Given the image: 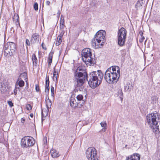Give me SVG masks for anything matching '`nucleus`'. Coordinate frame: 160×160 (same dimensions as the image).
I'll use <instances>...</instances> for the list:
<instances>
[{
  "mask_svg": "<svg viewBox=\"0 0 160 160\" xmlns=\"http://www.w3.org/2000/svg\"><path fill=\"white\" fill-rule=\"evenodd\" d=\"M120 76V68L118 66H113L107 69L104 75V79L109 84L116 83Z\"/></svg>",
  "mask_w": 160,
  "mask_h": 160,
  "instance_id": "obj_1",
  "label": "nucleus"
},
{
  "mask_svg": "<svg viewBox=\"0 0 160 160\" xmlns=\"http://www.w3.org/2000/svg\"><path fill=\"white\" fill-rule=\"evenodd\" d=\"M73 79L77 87L81 86L87 79L88 74L85 70L78 67L74 72Z\"/></svg>",
  "mask_w": 160,
  "mask_h": 160,
  "instance_id": "obj_2",
  "label": "nucleus"
},
{
  "mask_svg": "<svg viewBox=\"0 0 160 160\" xmlns=\"http://www.w3.org/2000/svg\"><path fill=\"white\" fill-rule=\"evenodd\" d=\"M103 77V74L101 70L92 72L89 74L88 84L91 87L95 88L101 83Z\"/></svg>",
  "mask_w": 160,
  "mask_h": 160,
  "instance_id": "obj_3",
  "label": "nucleus"
},
{
  "mask_svg": "<svg viewBox=\"0 0 160 160\" xmlns=\"http://www.w3.org/2000/svg\"><path fill=\"white\" fill-rule=\"evenodd\" d=\"M160 119V115L157 112L150 114L147 116V123L151 129H158V123Z\"/></svg>",
  "mask_w": 160,
  "mask_h": 160,
  "instance_id": "obj_4",
  "label": "nucleus"
},
{
  "mask_svg": "<svg viewBox=\"0 0 160 160\" xmlns=\"http://www.w3.org/2000/svg\"><path fill=\"white\" fill-rule=\"evenodd\" d=\"M92 50L89 48H85L82 51V56L83 62L86 64H88L91 66L93 65L96 63L95 59L92 58Z\"/></svg>",
  "mask_w": 160,
  "mask_h": 160,
  "instance_id": "obj_5",
  "label": "nucleus"
},
{
  "mask_svg": "<svg viewBox=\"0 0 160 160\" xmlns=\"http://www.w3.org/2000/svg\"><path fill=\"white\" fill-rule=\"evenodd\" d=\"M126 35L127 31L124 28H121L118 30V42L120 46L122 47L124 45Z\"/></svg>",
  "mask_w": 160,
  "mask_h": 160,
  "instance_id": "obj_6",
  "label": "nucleus"
},
{
  "mask_svg": "<svg viewBox=\"0 0 160 160\" xmlns=\"http://www.w3.org/2000/svg\"><path fill=\"white\" fill-rule=\"evenodd\" d=\"M4 50L5 55H13L16 50L15 44L12 42H8L4 45Z\"/></svg>",
  "mask_w": 160,
  "mask_h": 160,
  "instance_id": "obj_7",
  "label": "nucleus"
},
{
  "mask_svg": "<svg viewBox=\"0 0 160 160\" xmlns=\"http://www.w3.org/2000/svg\"><path fill=\"white\" fill-rule=\"evenodd\" d=\"M35 143L33 138L29 136L24 137L21 140V144L23 148H27L32 146Z\"/></svg>",
  "mask_w": 160,
  "mask_h": 160,
  "instance_id": "obj_8",
  "label": "nucleus"
},
{
  "mask_svg": "<svg viewBox=\"0 0 160 160\" xmlns=\"http://www.w3.org/2000/svg\"><path fill=\"white\" fill-rule=\"evenodd\" d=\"M86 155L88 160H98L97 150L94 148H89L86 151Z\"/></svg>",
  "mask_w": 160,
  "mask_h": 160,
  "instance_id": "obj_9",
  "label": "nucleus"
},
{
  "mask_svg": "<svg viewBox=\"0 0 160 160\" xmlns=\"http://www.w3.org/2000/svg\"><path fill=\"white\" fill-rule=\"evenodd\" d=\"M105 35V32L103 30H101L98 31L95 35L94 37L97 39L98 40L101 42L100 43L101 46H103L106 41Z\"/></svg>",
  "mask_w": 160,
  "mask_h": 160,
  "instance_id": "obj_10",
  "label": "nucleus"
},
{
  "mask_svg": "<svg viewBox=\"0 0 160 160\" xmlns=\"http://www.w3.org/2000/svg\"><path fill=\"white\" fill-rule=\"evenodd\" d=\"M101 43V41H99L97 39L94 37L92 40L91 44L92 47L95 48H101L102 46H101L100 43Z\"/></svg>",
  "mask_w": 160,
  "mask_h": 160,
  "instance_id": "obj_11",
  "label": "nucleus"
},
{
  "mask_svg": "<svg viewBox=\"0 0 160 160\" xmlns=\"http://www.w3.org/2000/svg\"><path fill=\"white\" fill-rule=\"evenodd\" d=\"M140 156L138 153L133 154L127 157L125 160H140Z\"/></svg>",
  "mask_w": 160,
  "mask_h": 160,
  "instance_id": "obj_12",
  "label": "nucleus"
},
{
  "mask_svg": "<svg viewBox=\"0 0 160 160\" xmlns=\"http://www.w3.org/2000/svg\"><path fill=\"white\" fill-rule=\"evenodd\" d=\"M39 39V35L38 33H36L33 34L31 37V44L38 42Z\"/></svg>",
  "mask_w": 160,
  "mask_h": 160,
  "instance_id": "obj_13",
  "label": "nucleus"
},
{
  "mask_svg": "<svg viewBox=\"0 0 160 160\" xmlns=\"http://www.w3.org/2000/svg\"><path fill=\"white\" fill-rule=\"evenodd\" d=\"M69 101L70 105L72 108H75L77 107L78 104L75 98L73 97L72 96L69 99Z\"/></svg>",
  "mask_w": 160,
  "mask_h": 160,
  "instance_id": "obj_14",
  "label": "nucleus"
},
{
  "mask_svg": "<svg viewBox=\"0 0 160 160\" xmlns=\"http://www.w3.org/2000/svg\"><path fill=\"white\" fill-rule=\"evenodd\" d=\"M50 153L51 156L54 158L58 157L60 154L59 153V152L56 149L52 148L51 150Z\"/></svg>",
  "mask_w": 160,
  "mask_h": 160,
  "instance_id": "obj_15",
  "label": "nucleus"
},
{
  "mask_svg": "<svg viewBox=\"0 0 160 160\" xmlns=\"http://www.w3.org/2000/svg\"><path fill=\"white\" fill-rule=\"evenodd\" d=\"M53 52H51L49 54V56L48 58V67L51 66V64L52 62V58Z\"/></svg>",
  "mask_w": 160,
  "mask_h": 160,
  "instance_id": "obj_16",
  "label": "nucleus"
},
{
  "mask_svg": "<svg viewBox=\"0 0 160 160\" xmlns=\"http://www.w3.org/2000/svg\"><path fill=\"white\" fill-rule=\"evenodd\" d=\"M18 85L20 87H22L24 85V82L22 79H20L19 78L17 81L16 85Z\"/></svg>",
  "mask_w": 160,
  "mask_h": 160,
  "instance_id": "obj_17",
  "label": "nucleus"
},
{
  "mask_svg": "<svg viewBox=\"0 0 160 160\" xmlns=\"http://www.w3.org/2000/svg\"><path fill=\"white\" fill-rule=\"evenodd\" d=\"M32 60L33 64L35 66H37L38 64V59L35 54H32Z\"/></svg>",
  "mask_w": 160,
  "mask_h": 160,
  "instance_id": "obj_18",
  "label": "nucleus"
},
{
  "mask_svg": "<svg viewBox=\"0 0 160 160\" xmlns=\"http://www.w3.org/2000/svg\"><path fill=\"white\" fill-rule=\"evenodd\" d=\"M45 101L46 102V104L47 109L50 108L52 106V102L51 100L49 99V97H48V99H47V97H46Z\"/></svg>",
  "mask_w": 160,
  "mask_h": 160,
  "instance_id": "obj_19",
  "label": "nucleus"
},
{
  "mask_svg": "<svg viewBox=\"0 0 160 160\" xmlns=\"http://www.w3.org/2000/svg\"><path fill=\"white\" fill-rule=\"evenodd\" d=\"M0 91L2 93L5 92L7 91V88L3 83H0Z\"/></svg>",
  "mask_w": 160,
  "mask_h": 160,
  "instance_id": "obj_20",
  "label": "nucleus"
},
{
  "mask_svg": "<svg viewBox=\"0 0 160 160\" xmlns=\"http://www.w3.org/2000/svg\"><path fill=\"white\" fill-rule=\"evenodd\" d=\"M156 137L157 138V142L158 144H160V131H155Z\"/></svg>",
  "mask_w": 160,
  "mask_h": 160,
  "instance_id": "obj_21",
  "label": "nucleus"
},
{
  "mask_svg": "<svg viewBox=\"0 0 160 160\" xmlns=\"http://www.w3.org/2000/svg\"><path fill=\"white\" fill-rule=\"evenodd\" d=\"M62 37L59 36V35L57 37L56 42V45L57 46H59L61 43V42H62Z\"/></svg>",
  "mask_w": 160,
  "mask_h": 160,
  "instance_id": "obj_22",
  "label": "nucleus"
},
{
  "mask_svg": "<svg viewBox=\"0 0 160 160\" xmlns=\"http://www.w3.org/2000/svg\"><path fill=\"white\" fill-rule=\"evenodd\" d=\"M4 142V134L2 132L0 131V143H3Z\"/></svg>",
  "mask_w": 160,
  "mask_h": 160,
  "instance_id": "obj_23",
  "label": "nucleus"
},
{
  "mask_svg": "<svg viewBox=\"0 0 160 160\" xmlns=\"http://www.w3.org/2000/svg\"><path fill=\"white\" fill-rule=\"evenodd\" d=\"M58 72L55 70V68H54V72L53 74V80H55V79H56V81H57V76H58Z\"/></svg>",
  "mask_w": 160,
  "mask_h": 160,
  "instance_id": "obj_24",
  "label": "nucleus"
},
{
  "mask_svg": "<svg viewBox=\"0 0 160 160\" xmlns=\"http://www.w3.org/2000/svg\"><path fill=\"white\" fill-rule=\"evenodd\" d=\"M19 78H20V79H22V78L25 79L27 78V73L26 72H24L22 73L21 74L19 77Z\"/></svg>",
  "mask_w": 160,
  "mask_h": 160,
  "instance_id": "obj_25",
  "label": "nucleus"
},
{
  "mask_svg": "<svg viewBox=\"0 0 160 160\" xmlns=\"http://www.w3.org/2000/svg\"><path fill=\"white\" fill-rule=\"evenodd\" d=\"M142 5L139 1H138L135 5V8L137 9H140L142 8Z\"/></svg>",
  "mask_w": 160,
  "mask_h": 160,
  "instance_id": "obj_26",
  "label": "nucleus"
},
{
  "mask_svg": "<svg viewBox=\"0 0 160 160\" xmlns=\"http://www.w3.org/2000/svg\"><path fill=\"white\" fill-rule=\"evenodd\" d=\"M154 156L157 157L158 159H160V149L157 150L154 154Z\"/></svg>",
  "mask_w": 160,
  "mask_h": 160,
  "instance_id": "obj_27",
  "label": "nucleus"
},
{
  "mask_svg": "<svg viewBox=\"0 0 160 160\" xmlns=\"http://www.w3.org/2000/svg\"><path fill=\"white\" fill-rule=\"evenodd\" d=\"M45 94L47 96H48V95L49 93V85H48V86L47 85L46 86H45Z\"/></svg>",
  "mask_w": 160,
  "mask_h": 160,
  "instance_id": "obj_28",
  "label": "nucleus"
},
{
  "mask_svg": "<svg viewBox=\"0 0 160 160\" xmlns=\"http://www.w3.org/2000/svg\"><path fill=\"white\" fill-rule=\"evenodd\" d=\"M118 95L119 96V98H120L121 101L123 99V93L122 90L121 89H119L118 92Z\"/></svg>",
  "mask_w": 160,
  "mask_h": 160,
  "instance_id": "obj_29",
  "label": "nucleus"
},
{
  "mask_svg": "<svg viewBox=\"0 0 160 160\" xmlns=\"http://www.w3.org/2000/svg\"><path fill=\"white\" fill-rule=\"evenodd\" d=\"M60 25L64 26V20L63 17L61 15L60 18Z\"/></svg>",
  "mask_w": 160,
  "mask_h": 160,
  "instance_id": "obj_30",
  "label": "nucleus"
},
{
  "mask_svg": "<svg viewBox=\"0 0 160 160\" xmlns=\"http://www.w3.org/2000/svg\"><path fill=\"white\" fill-rule=\"evenodd\" d=\"M139 33L140 34L141 36V38L139 39V42H143L144 40L145 39V38L142 35L143 33L142 32H140Z\"/></svg>",
  "mask_w": 160,
  "mask_h": 160,
  "instance_id": "obj_31",
  "label": "nucleus"
},
{
  "mask_svg": "<svg viewBox=\"0 0 160 160\" xmlns=\"http://www.w3.org/2000/svg\"><path fill=\"white\" fill-rule=\"evenodd\" d=\"M51 96L53 97L54 93V87L52 86H51Z\"/></svg>",
  "mask_w": 160,
  "mask_h": 160,
  "instance_id": "obj_32",
  "label": "nucleus"
},
{
  "mask_svg": "<svg viewBox=\"0 0 160 160\" xmlns=\"http://www.w3.org/2000/svg\"><path fill=\"white\" fill-rule=\"evenodd\" d=\"M76 98L78 101H81L82 100L83 96L81 94H79L77 96Z\"/></svg>",
  "mask_w": 160,
  "mask_h": 160,
  "instance_id": "obj_33",
  "label": "nucleus"
},
{
  "mask_svg": "<svg viewBox=\"0 0 160 160\" xmlns=\"http://www.w3.org/2000/svg\"><path fill=\"white\" fill-rule=\"evenodd\" d=\"M100 124L102 127H103V129H105L106 127L107 124L105 122H101Z\"/></svg>",
  "mask_w": 160,
  "mask_h": 160,
  "instance_id": "obj_34",
  "label": "nucleus"
},
{
  "mask_svg": "<svg viewBox=\"0 0 160 160\" xmlns=\"http://www.w3.org/2000/svg\"><path fill=\"white\" fill-rule=\"evenodd\" d=\"M33 8L35 11H37L38 9V5L37 2L34 3L33 5Z\"/></svg>",
  "mask_w": 160,
  "mask_h": 160,
  "instance_id": "obj_35",
  "label": "nucleus"
},
{
  "mask_svg": "<svg viewBox=\"0 0 160 160\" xmlns=\"http://www.w3.org/2000/svg\"><path fill=\"white\" fill-rule=\"evenodd\" d=\"M65 33L64 30H60V34L59 36L62 37Z\"/></svg>",
  "mask_w": 160,
  "mask_h": 160,
  "instance_id": "obj_36",
  "label": "nucleus"
},
{
  "mask_svg": "<svg viewBox=\"0 0 160 160\" xmlns=\"http://www.w3.org/2000/svg\"><path fill=\"white\" fill-rule=\"evenodd\" d=\"M26 108L28 110H30L32 109V107L31 105L29 104H28L27 105Z\"/></svg>",
  "mask_w": 160,
  "mask_h": 160,
  "instance_id": "obj_37",
  "label": "nucleus"
},
{
  "mask_svg": "<svg viewBox=\"0 0 160 160\" xmlns=\"http://www.w3.org/2000/svg\"><path fill=\"white\" fill-rule=\"evenodd\" d=\"M35 90L37 92H38L40 91L39 87L38 85H35Z\"/></svg>",
  "mask_w": 160,
  "mask_h": 160,
  "instance_id": "obj_38",
  "label": "nucleus"
},
{
  "mask_svg": "<svg viewBox=\"0 0 160 160\" xmlns=\"http://www.w3.org/2000/svg\"><path fill=\"white\" fill-rule=\"evenodd\" d=\"M120 52L123 56H125L126 54V50L125 49H123L121 50Z\"/></svg>",
  "mask_w": 160,
  "mask_h": 160,
  "instance_id": "obj_39",
  "label": "nucleus"
},
{
  "mask_svg": "<svg viewBox=\"0 0 160 160\" xmlns=\"http://www.w3.org/2000/svg\"><path fill=\"white\" fill-rule=\"evenodd\" d=\"M26 43L27 45L30 46V42L28 39H26Z\"/></svg>",
  "mask_w": 160,
  "mask_h": 160,
  "instance_id": "obj_40",
  "label": "nucleus"
},
{
  "mask_svg": "<svg viewBox=\"0 0 160 160\" xmlns=\"http://www.w3.org/2000/svg\"><path fill=\"white\" fill-rule=\"evenodd\" d=\"M8 102V105L10 107H12L13 106V104L11 101H9Z\"/></svg>",
  "mask_w": 160,
  "mask_h": 160,
  "instance_id": "obj_41",
  "label": "nucleus"
},
{
  "mask_svg": "<svg viewBox=\"0 0 160 160\" xmlns=\"http://www.w3.org/2000/svg\"><path fill=\"white\" fill-rule=\"evenodd\" d=\"M47 137H44L43 139V143L44 144H46L47 143Z\"/></svg>",
  "mask_w": 160,
  "mask_h": 160,
  "instance_id": "obj_42",
  "label": "nucleus"
},
{
  "mask_svg": "<svg viewBox=\"0 0 160 160\" xmlns=\"http://www.w3.org/2000/svg\"><path fill=\"white\" fill-rule=\"evenodd\" d=\"M124 89L125 91H128L129 89V86L127 85L124 87Z\"/></svg>",
  "mask_w": 160,
  "mask_h": 160,
  "instance_id": "obj_43",
  "label": "nucleus"
},
{
  "mask_svg": "<svg viewBox=\"0 0 160 160\" xmlns=\"http://www.w3.org/2000/svg\"><path fill=\"white\" fill-rule=\"evenodd\" d=\"M15 18H16V19H17V22H18V20H19V16H18V15H17L15 16V15H14V19H15Z\"/></svg>",
  "mask_w": 160,
  "mask_h": 160,
  "instance_id": "obj_44",
  "label": "nucleus"
},
{
  "mask_svg": "<svg viewBox=\"0 0 160 160\" xmlns=\"http://www.w3.org/2000/svg\"><path fill=\"white\" fill-rule=\"evenodd\" d=\"M49 80H48V81L46 80L45 86H46L47 85L48 86V85H49Z\"/></svg>",
  "mask_w": 160,
  "mask_h": 160,
  "instance_id": "obj_45",
  "label": "nucleus"
},
{
  "mask_svg": "<svg viewBox=\"0 0 160 160\" xmlns=\"http://www.w3.org/2000/svg\"><path fill=\"white\" fill-rule=\"evenodd\" d=\"M42 47L43 49H44L46 50L47 49V48L45 47L44 46V43L42 42Z\"/></svg>",
  "mask_w": 160,
  "mask_h": 160,
  "instance_id": "obj_46",
  "label": "nucleus"
},
{
  "mask_svg": "<svg viewBox=\"0 0 160 160\" xmlns=\"http://www.w3.org/2000/svg\"><path fill=\"white\" fill-rule=\"evenodd\" d=\"M25 121V118H22L21 119V121L22 123H24Z\"/></svg>",
  "mask_w": 160,
  "mask_h": 160,
  "instance_id": "obj_47",
  "label": "nucleus"
},
{
  "mask_svg": "<svg viewBox=\"0 0 160 160\" xmlns=\"http://www.w3.org/2000/svg\"><path fill=\"white\" fill-rule=\"evenodd\" d=\"M65 25L61 26L60 25V30H64V28Z\"/></svg>",
  "mask_w": 160,
  "mask_h": 160,
  "instance_id": "obj_48",
  "label": "nucleus"
},
{
  "mask_svg": "<svg viewBox=\"0 0 160 160\" xmlns=\"http://www.w3.org/2000/svg\"><path fill=\"white\" fill-rule=\"evenodd\" d=\"M17 88L16 87L15 88V89L14 90V93L15 95H16L17 94Z\"/></svg>",
  "mask_w": 160,
  "mask_h": 160,
  "instance_id": "obj_49",
  "label": "nucleus"
},
{
  "mask_svg": "<svg viewBox=\"0 0 160 160\" xmlns=\"http://www.w3.org/2000/svg\"><path fill=\"white\" fill-rule=\"evenodd\" d=\"M46 4L48 5H49V4H50V1H47L46 2Z\"/></svg>",
  "mask_w": 160,
  "mask_h": 160,
  "instance_id": "obj_50",
  "label": "nucleus"
},
{
  "mask_svg": "<svg viewBox=\"0 0 160 160\" xmlns=\"http://www.w3.org/2000/svg\"><path fill=\"white\" fill-rule=\"evenodd\" d=\"M46 80H47V81L49 80V76H48L47 75L46 76Z\"/></svg>",
  "mask_w": 160,
  "mask_h": 160,
  "instance_id": "obj_51",
  "label": "nucleus"
},
{
  "mask_svg": "<svg viewBox=\"0 0 160 160\" xmlns=\"http://www.w3.org/2000/svg\"><path fill=\"white\" fill-rule=\"evenodd\" d=\"M30 116L31 117V118H32L33 117V114H32V113H31L30 114Z\"/></svg>",
  "mask_w": 160,
  "mask_h": 160,
  "instance_id": "obj_52",
  "label": "nucleus"
},
{
  "mask_svg": "<svg viewBox=\"0 0 160 160\" xmlns=\"http://www.w3.org/2000/svg\"><path fill=\"white\" fill-rule=\"evenodd\" d=\"M57 14H58V16H59L60 14V12L59 11H58V12H57Z\"/></svg>",
  "mask_w": 160,
  "mask_h": 160,
  "instance_id": "obj_53",
  "label": "nucleus"
},
{
  "mask_svg": "<svg viewBox=\"0 0 160 160\" xmlns=\"http://www.w3.org/2000/svg\"><path fill=\"white\" fill-rule=\"evenodd\" d=\"M152 98H155V99H157L155 97H153Z\"/></svg>",
  "mask_w": 160,
  "mask_h": 160,
  "instance_id": "obj_54",
  "label": "nucleus"
},
{
  "mask_svg": "<svg viewBox=\"0 0 160 160\" xmlns=\"http://www.w3.org/2000/svg\"><path fill=\"white\" fill-rule=\"evenodd\" d=\"M47 97V99H48V96H47L46 95V97Z\"/></svg>",
  "mask_w": 160,
  "mask_h": 160,
  "instance_id": "obj_55",
  "label": "nucleus"
},
{
  "mask_svg": "<svg viewBox=\"0 0 160 160\" xmlns=\"http://www.w3.org/2000/svg\"><path fill=\"white\" fill-rule=\"evenodd\" d=\"M127 146V145H125V147H126Z\"/></svg>",
  "mask_w": 160,
  "mask_h": 160,
  "instance_id": "obj_56",
  "label": "nucleus"
},
{
  "mask_svg": "<svg viewBox=\"0 0 160 160\" xmlns=\"http://www.w3.org/2000/svg\"><path fill=\"white\" fill-rule=\"evenodd\" d=\"M141 1H143V0H141Z\"/></svg>",
  "mask_w": 160,
  "mask_h": 160,
  "instance_id": "obj_57",
  "label": "nucleus"
}]
</instances>
